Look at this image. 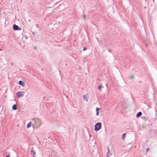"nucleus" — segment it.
<instances>
[{
  "label": "nucleus",
  "mask_w": 157,
  "mask_h": 157,
  "mask_svg": "<svg viewBox=\"0 0 157 157\" xmlns=\"http://www.w3.org/2000/svg\"><path fill=\"white\" fill-rule=\"evenodd\" d=\"M34 124H32L34 128H38L39 127L41 124L40 120L38 118H36L34 119Z\"/></svg>",
  "instance_id": "obj_1"
},
{
  "label": "nucleus",
  "mask_w": 157,
  "mask_h": 157,
  "mask_svg": "<svg viewBox=\"0 0 157 157\" xmlns=\"http://www.w3.org/2000/svg\"><path fill=\"white\" fill-rule=\"evenodd\" d=\"M101 122L97 123L95 125L94 130L95 131L99 130L101 128Z\"/></svg>",
  "instance_id": "obj_2"
},
{
  "label": "nucleus",
  "mask_w": 157,
  "mask_h": 157,
  "mask_svg": "<svg viewBox=\"0 0 157 157\" xmlns=\"http://www.w3.org/2000/svg\"><path fill=\"white\" fill-rule=\"evenodd\" d=\"M25 93L24 91H20L17 93L16 95L18 98H19L21 97H23Z\"/></svg>",
  "instance_id": "obj_3"
},
{
  "label": "nucleus",
  "mask_w": 157,
  "mask_h": 157,
  "mask_svg": "<svg viewBox=\"0 0 157 157\" xmlns=\"http://www.w3.org/2000/svg\"><path fill=\"white\" fill-rule=\"evenodd\" d=\"M13 29L15 30H21V29L19 28L18 26L15 24H14L13 25Z\"/></svg>",
  "instance_id": "obj_4"
},
{
  "label": "nucleus",
  "mask_w": 157,
  "mask_h": 157,
  "mask_svg": "<svg viewBox=\"0 0 157 157\" xmlns=\"http://www.w3.org/2000/svg\"><path fill=\"white\" fill-rule=\"evenodd\" d=\"M88 94H86L83 95V98L84 101H86L87 102L88 101Z\"/></svg>",
  "instance_id": "obj_5"
},
{
  "label": "nucleus",
  "mask_w": 157,
  "mask_h": 157,
  "mask_svg": "<svg viewBox=\"0 0 157 157\" xmlns=\"http://www.w3.org/2000/svg\"><path fill=\"white\" fill-rule=\"evenodd\" d=\"M18 83L20 85H21L23 86H25V83L24 82H22L21 81H19L18 82Z\"/></svg>",
  "instance_id": "obj_6"
},
{
  "label": "nucleus",
  "mask_w": 157,
  "mask_h": 157,
  "mask_svg": "<svg viewBox=\"0 0 157 157\" xmlns=\"http://www.w3.org/2000/svg\"><path fill=\"white\" fill-rule=\"evenodd\" d=\"M35 154V150H32L31 152V154L32 155H33V156H34Z\"/></svg>",
  "instance_id": "obj_7"
},
{
  "label": "nucleus",
  "mask_w": 157,
  "mask_h": 157,
  "mask_svg": "<svg viewBox=\"0 0 157 157\" xmlns=\"http://www.w3.org/2000/svg\"><path fill=\"white\" fill-rule=\"evenodd\" d=\"M142 114V113L140 112H138L136 115V117H139Z\"/></svg>",
  "instance_id": "obj_8"
},
{
  "label": "nucleus",
  "mask_w": 157,
  "mask_h": 157,
  "mask_svg": "<svg viewBox=\"0 0 157 157\" xmlns=\"http://www.w3.org/2000/svg\"><path fill=\"white\" fill-rule=\"evenodd\" d=\"M108 152L107 153V154H106V157H108L109 156L111 155V154L109 152V151L108 147Z\"/></svg>",
  "instance_id": "obj_9"
},
{
  "label": "nucleus",
  "mask_w": 157,
  "mask_h": 157,
  "mask_svg": "<svg viewBox=\"0 0 157 157\" xmlns=\"http://www.w3.org/2000/svg\"><path fill=\"white\" fill-rule=\"evenodd\" d=\"M13 109L14 110H16L17 109V106L15 104L12 107Z\"/></svg>",
  "instance_id": "obj_10"
},
{
  "label": "nucleus",
  "mask_w": 157,
  "mask_h": 157,
  "mask_svg": "<svg viewBox=\"0 0 157 157\" xmlns=\"http://www.w3.org/2000/svg\"><path fill=\"white\" fill-rule=\"evenodd\" d=\"M31 126V122H30L27 125V127L28 128H29Z\"/></svg>",
  "instance_id": "obj_11"
},
{
  "label": "nucleus",
  "mask_w": 157,
  "mask_h": 157,
  "mask_svg": "<svg viewBox=\"0 0 157 157\" xmlns=\"http://www.w3.org/2000/svg\"><path fill=\"white\" fill-rule=\"evenodd\" d=\"M103 88V86L102 85H100L98 86V89H100L101 88Z\"/></svg>",
  "instance_id": "obj_12"
},
{
  "label": "nucleus",
  "mask_w": 157,
  "mask_h": 157,
  "mask_svg": "<svg viewBox=\"0 0 157 157\" xmlns=\"http://www.w3.org/2000/svg\"><path fill=\"white\" fill-rule=\"evenodd\" d=\"M126 134L124 133L122 135V140H124Z\"/></svg>",
  "instance_id": "obj_13"
},
{
  "label": "nucleus",
  "mask_w": 157,
  "mask_h": 157,
  "mask_svg": "<svg viewBox=\"0 0 157 157\" xmlns=\"http://www.w3.org/2000/svg\"><path fill=\"white\" fill-rule=\"evenodd\" d=\"M82 17L84 19H85L86 18V15L84 14H83L82 16Z\"/></svg>",
  "instance_id": "obj_14"
},
{
  "label": "nucleus",
  "mask_w": 157,
  "mask_h": 157,
  "mask_svg": "<svg viewBox=\"0 0 157 157\" xmlns=\"http://www.w3.org/2000/svg\"><path fill=\"white\" fill-rule=\"evenodd\" d=\"M99 110V108H96V111L98 112Z\"/></svg>",
  "instance_id": "obj_15"
},
{
  "label": "nucleus",
  "mask_w": 157,
  "mask_h": 157,
  "mask_svg": "<svg viewBox=\"0 0 157 157\" xmlns=\"http://www.w3.org/2000/svg\"><path fill=\"white\" fill-rule=\"evenodd\" d=\"M134 77V76L133 75H131L130 76V78L131 79H132Z\"/></svg>",
  "instance_id": "obj_16"
},
{
  "label": "nucleus",
  "mask_w": 157,
  "mask_h": 157,
  "mask_svg": "<svg viewBox=\"0 0 157 157\" xmlns=\"http://www.w3.org/2000/svg\"><path fill=\"white\" fill-rule=\"evenodd\" d=\"M99 114V112L98 111H96V115L97 116Z\"/></svg>",
  "instance_id": "obj_17"
},
{
  "label": "nucleus",
  "mask_w": 157,
  "mask_h": 157,
  "mask_svg": "<svg viewBox=\"0 0 157 157\" xmlns=\"http://www.w3.org/2000/svg\"><path fill=\"white\" fill-rule=\"evenodd\" d=\"M10 155H8L6 156V157H10Z\"/></svg>",
  "instance_id": "obj_18"
},
{
  "label": "nucleus",
  "mask_w": 157,
  "mask_h": 157,
  "mask_svg": "<svg viewBox=\"0 0 157 157\" xmlns=\"http://www.w3.org/2000/svg\"><path fill=\"white\" fill-rule=\"evenodd\" d=\"M86 49V48L85 47L83 48V50L84 51H85Z\"/></svg>",
  "instance_id": "obj_19"
},
{
  "label": "nucleus",
  "mask_w": 157,
  "mask_h": 157,
  "mask_svg": "<svg viewBox=\"0 0 157 157\" xmlns=\"http://www.w3.org/2000/svg\"><path fill=\"white\" fill-rule=\"evenodd\" d=\"M149 150V148H147V149L146 150V151H148V150Z\"/></svg>",
  "instance_id": "obj_20"
},
{
  "label": "nucleus",
  "mask_w": 157,
  "mask_h": 157,
  "mask_svg": "<svg viewBox=\"0 0 157 157\" xmlns=\"http://www.w3.org/2000/svg\"><path fill=\"white\" fill-rule=\"evenodd\" d=\"M154 0H153V1L154 2Z\"/></svg>",
  "instance_id": "obj_21"
}]
</instances>
